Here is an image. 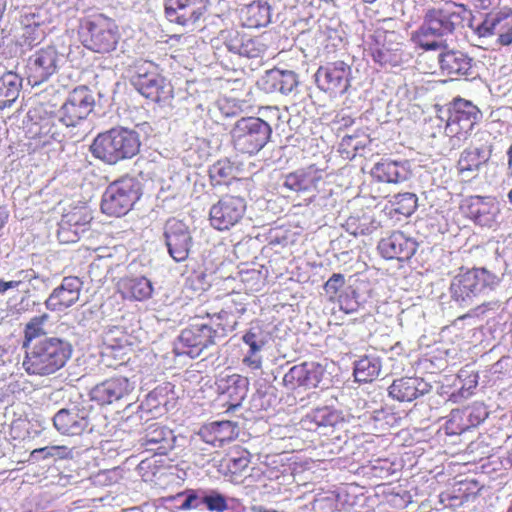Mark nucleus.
<instances>
[{"label": "nucleus", "mask_w": 512, "mask_h": 512, "mask_svg": "<svg viewBox=\"0 0 512 512\" xmlns=\"http://www.w3.org/2000/svg\"><path fill=\"white\" fill-rule=\"evenodd\" d=\"M243 312L244 308H238L229 295L207 299L181 330L175 344L176 354L199 357L204 350L215 345L217 339L234 331Z\"/></svg>", "instance_id": "obj_1"}, {"label": "nucleus", "mask_w": 512, "mask_h": 512, "mask_svg": "<svg viewBox=\"0 0 512 512\" xmlns=\"http://www.w3.org/2000/svg\"><path fill=\"white\" fill-rule=\"evenodd\" d=\"M141 148L138 132L124 127L99 133L90 145L94 158L108 165H116L134 158Z\"/></svg>", "instance_id": "obj_2"}, {"label": "nucleus", "mask_w": 512, "mask_h": 512, "mask_svg": "<svg viewBox=\"0 0 512 512\" xmlns=\"http://www.w3.org/2000/svg\"><path fill=\"white\" fill-rule=\"evenodd\" d=\"M61 95L53 85L34 93V147H44L59 136L56 113Z\"/></svg>", "instance_id": "obj_3"}, {"label": "nucleus", "mask_w": 512, "mask_h": 512, "mask_svg": "<svg viewBox=\"0 0 512 512\" xmlns=\"http://www.w3.org/2000/svg\"><path fill=\"white\" fill-rule=\"evenodd\" d=\"M499 281L496 274L484 267L472 269L461 267L451 280L450 296L460 306H469L476 297L493 290Z\"/></svg>", "instance_id": "obj_4"}, {"label": "nucleus", "mask_w": 512, "mask_h": 512, "mask_svg": "<svg viewBox=\"0 0 512 512\" xmlns=\"http://www.w3.org/2000/svg\"><path fill=\"white\" fill-rule=\"evenodd\" d=\"M79 35L85 48L100 54L114 51L121 37L116 21L102 13L84 19Z\"/></svg>", "instance_id": "obj_5"}, {"label": "nucleus", "mask_w": 512, "mask_h": 512, "mask_svg": "<svg viewBox=\"0 0 512 512\" xmlns=\"http://www.w3.org/2000/svg\"><path fill=\"white\" fill-rule=\"evenodd\" d=\"M447 113L445 134L453 147H460L472 135L482 113L472 101L461 97H455L447 104Z\"/></svg>", "instance_id": "obj_6"}, {"label": "nucleus", "mask_w": 512, "mask_h": 512, "mask_svg": "<svg viewBox=\"0 0 512 512\" xmlns=\"http://www.w3.org/2000/svg\"><path fill=\"white\" fill-rule=\"evenodd\" d=\"M142 194L141 182L134 176L124 175L108 185L102 197L101 209L109 216H124Z\"/></svg>", "instance_id": "obj_7"}, {"label": "nucleus", "mask_w": 512, "mask_h": 512, "mask_svg": "<svg viewBox=\"0 0 512 512\" xmlns=\"http://www.w3.org/2000/svg\"><path fill=\"white\" fill-rule=\"evenodd\" d=\"M270 125L258 117L239 119L231 132L234 148L243 154L258 153L270 140Z\"/></svg>", "instance_id": "obj_8"}, {"label": "nucleus", "mask_w": 512, "mask_h": 512, "mask_svg": "<svg viewBox=\"0 0 512 512\" xmlns=\"http://www.w3.org/2000/svg\"><path fill=\"white\" fill-rule=\"evenodd\" d=\"M71 346L59 338L40 341L34 349V374L48 375L62 368L71 356Z\"/></svg>", "instance_id": "obj_9"}, {"label": "nucleus", "mask_w": 512, "mask_h": 512, "mask_svg": "<svg viewBox=\"0 0 512 512\" xmlns=\"http://www.w3.org/2000/svg\"><path fill=\"white\" fill-rule=\"evenodd\" d=\"M96 100L93 91L86 85L71 90L58 110V120L66 127H75L94 110Z\"/></svg>", "instance_id": "obj_10"}, {"label": "nucleus", "mask_w": 512, "mask_h": 512, "mask_svg": "<svg viewBox=\"0 0 512 512\" xmlns=\"http://www.w3.org/2000/svg\"><path fill=\"white\" fill-rule=\"evenodd\" d=\"M136 89L153 102H164L173 96L171 84L157 72L156 66L145 62L137 67L133 78Z\"/></svg>", "instance_id": "obj_11"}, {"label": "nucleus", "mask_w": 512, "mask_h": 512, "mask_svg": "<svg viewBox=\"0 0 512 512\" xmlns=\"http://www.w3.org/2000/svg\"><path fill=\"white\" fill-rule=\"evenodd\" d=\"M351 78L352 68L342 60L321 65L315 73L317 87L330 97L341 96L347 92Z\"/></svg>", "instance_id": "obj_12"}, {"label": "nucleus", "mask_w": 512, "mask_h": 512, "mask_svg": "<svg viewBox=\"0 0 512 512\" xmlns=\"http://www.w3.org/2000/svg\"><path fill=\"white\" fill-rule=\"evenodd\" d=\"M140 340L126 326H112L102 336L103 354L118 360L121 364L129 360V355L135 351Z\"/></svg>", "instance_id": "obj_13"}, {"label": "nucleus", "mask_w": 512, "mask_h": 512, "mask_svg": "<svg viewBox=\"0 0 512 512\" xmlns=\"http://www.w3.org/2000/svg\"><path fill=\"white\" fill-rule=\"evenodd\" d=\"M245 211L246 201L244 198L225 195L211 206L209 211L210 224L219 231L229 230L241 221Z\"/></svg>", "instance_id": "obj_14"}, {"label": "nucleus", "mask_w": 512, "mask_h": 512, "mask_svg": "<svg viewBox=\"0 0 512 512\" xmlns=\"http://www.w3.org/2000/svg\"><path fill=\"white\" fill-rule=\"evenodd\" d=\"M467 9L464 4L447 1L442 6L433 7L426 11L424 20L443 35L452 33L461 26Z\"/></svg>", "instance_id": "obj_15"}, {"label": "nucleus", "mask_w": 512, "mask_h": 512, "mask_svg": "<svg viewBox=\"0 0 512 512\" xmlns=\"http://www.w3.org/2000/svg\"><path fill=\"white\" fill-rule=\"evenodd\" d=\"M164 236L170 256L176 262L186 260L192 246V236L188 226L182 220L169 219L165 224Z\"/></svg>", "instance_id": "obj_16"}, {"label": "nucleus", "mask_w": 512, "mask_h": 512, "mask_svg": "<svg viewBox=\"0 0 512 512\" xmlns=\"http://www.w3.org/2000/svg\"><path fill=\"white\" fill-rule=\"evenodd\" d=\"M480 37L497 35L498 44L509 46L512 44V10L504 9L486 14L482 23L477 27Z\"/></svg>", "instance_id": "obj_17"}, {"label": "nucleus", "mask_w": 512, "mask_h": 512, "mask_svg": "<svg viewBox=\"0 0 512 512\" xmlns=\"http://www.w3.org/2000/svg\"><path fill=\"white\" fill-rule=\"evenodd\" d=\"M442 75L452 80L468 78L473 74V59L466 53L454 49H442L438 55Z\"/></svg>", "instance_id": "obj_18"}, {"label": "nucleus", "mask_w": 512, "mask_h": 512, "mask_svg": "<svg viewBox=\"0 0 512 512\" xmlns=\"http://www.w3.org/2000/svg\"><path fill=\"white\" fill-rule=\"evenodd\" d=\"M324 368L317 362H303L291 367L283 377V384L290 390L299 387L315 388L320 383Z\"/></svg>", "instance_id": "obj_19"}, {"label": "nucleus", "mask_w": 512, "mask_h": 512, "mask_svg": "<svg viewBox=\"0 0 512 512\" xmlns=\"http://www.w3.org/2000/svg\"><path fill=\"white\" fill-rule=\"evenodd\" d=\"M132 390L133 386L127 377L114 376L95 385L90 391V397L99 405H107L128 396Z\"/></svg>", "instance_id": "obj_20"}, {"label": "nucleus", "mask_w": 512, "mask_h": 512, "mask_svg": "<svg viewBox=\"0 0 512 512\" xmlns=\"http://www.w3.org/2000/svg\"><path fill=\"white\" fill-rule=\"evenodd\" d=\"M417 246L418 244L413 238L401 231H394L379 242L378 249L386 259L406 261L415 254Z\"/></svg>", "instance_id": "obj_21"}, {"label": "nucleus", "mask_w": 512, "mask_h": 512, "mask_svg": "<svg viewBox=\"0 0 512 512\" xmlns=\"http://www.w3.org/2000/svg\"><path fill=\"white\" fill-rule=\"evenodd\" d=\"M82 281L77 276L64 277L61 284L46 299L48 309L62 311L75 304L80 296Z\"/></svg>", "instance_id": "obj_22"}, {"label": "nucleus", "mask_w": 512, "mask_h": 512, "mask_svg": "<svg viewBox=\"0 0 512 512\" xmlns=\"http://www.w3.org/2000/svg\"><path fill=\"white\" fill-rule=\"evenodd\" d=\"M250 462V452L241 445H235L219 460L218 472L234 481L242 476Z\"/></svg>", "instance_id": "obj_23"}, {"label": "nucleus", "mask_w": 512, "mask_h": 512, "mask_svg": "<svg viewBox=\"0 0 512 512\" xmlns=\"http://www.w3.org/2000/svg\"><path fill=\"white\" fill-rule=\"evenodd\" d=\"M91 216L85 207L74 208L64 214L59 223L58 238L61 242H76Z\"/></svg>", "instance_id": "obj_24"}, {"label": "nucleus", "mask_w": 512, "mask_h": 512, "mask_svg": "<svg viewBox=\"0 0 512 512\" xmlns=\"http://www.w3.org/2000/svg\"><path fill=\"white\" fill-rule=\"evenodd\" d=\"M225 44L229 51L247 58L262 57L267 50L260 37L252 38L239 31L229 32Z\"/></svg>", "instance_id": "obj_25"}, {"label": "nucleus", "mask_w": 512, "mask_h": 512, "mask_svg": "<svg viewBox=\"0 0 512 512\" xmlns=\"http://www.w3.org/2000/svg\"><path fill=\"white\" fill-rule=\"evenodd\" d=\"M429 384L418 377L395 379L388 388L389 395L400 402H411L429 391Z\"/></svg>", "instance_id": "obj_26"}, {"label": "nucleus", "mask_w": 512, "mask_h": 512, "mask_svg": "<svg viewBox=\"0 0 512 512\" xmlns=\"http://www.w3.org/2000/svg\"><path fill=\"white\" fill-rule=\"evenodd\" d=\"M323 180V171L315 165H309L285 176L284 186L291 191L300 193L317 189Z\"/></svg>", "instance_id": "obj_27"}, {"label": "nucleus", "mask_w": 512, "mask_h": 512, "mask_svg": "<svg viewBox=\"0 0 512 512\" xmlns=\"http://www.w3.org/2000/svg\"><path fill=\"white\" fill-rule=\"evenodd\" d=\"M199 435L204 442L214 447H223L238 436L237 425L231 421H218L204 425Z\"/></svg>", "instance_id": "obj_28"}, {"label": "nucleus", "mask_w": 512, "mask_h": 512, "mask_svg": "<svg viewBox=\"0 0 512 512\" xmlns=\"http://www.w3.org/2000/svg\"><path fill=\"white\" fill-rule=\"evenodd\" d=\"M53 424L60 433L73 436L82 434L89 420L79 409H61L55 414Z\"/></svg>", "instance_id": "obj_29"}, {"label": "nucleus", "mask_w": 512, "mask_h": 512, "mask_svg": "<svg viewBox=\"0 0 512 512\" xmlns=\"http://www.w3.org/2000/svg\"><path fill=\"white\" fill-rule=\"evenodd\" d=\"M117 287L122 298L131 301H145L153 293L152 283L146 277L121 278Z\"/></svg>", "instance_id": "obj_30"}, {"label": "nucleus", "mask_w": 512, "mask_h": 512, "mask_svg": "<svg viewBox=\"0 0 512 512\" xmlns=\"http://www.w3.org/2000/svg\"><path fill=\"white\" fill-rule=\"evenodd\" d=\"M372 176L383 183H400L408 179L409 170L406 163L383 159L371 170Z\"/></svg>", "instance_id": "obj_31"}, {"label": "nucleus", "mask_w": 512, "mask_h": 512, "mask_svg": "<svg viewBox=\"0 0 512 512\" xmlns=\"http://www.w3.org/2000/svg\"><path fill=\"white\" fill-rule=\"evenodd\" d=\"M443 34L425 20L423 24L412 34L413 43L424 51H437L447 48V43L442 39Z\"/></svg>", "instance_id": "obj_32"}, {"label": "nucleus", "mask_w": 512, "mask_h": 512, "mask_svg": "<svg viewBox=\"0 0 512 512\" xmlns=\"http://www.w3.org/2000/svg\"><path fill=\"white\" fill-rule=\"evenodd\" d=\"M270 19L271 11L267 2L253 1L241 10V22L247 28L264 27Z\"/></svg>", "instance_id": "obj_33"}, {"label": "nucleus", "mask_w": 512, "mask_h": 512, "mask_svg": "<svg viewBox=\"0 0 512 512\" xmlns=\"http://www.w3.org/2000/svg\"><path fill=\"white\" fill-rule=\"evenodd\" d=\"M173 439L172 431L158 423L151 424L145 430L143 445L150 450H155L160 454H165L171 447Z\"/></svg>", "instance_id": "obj_34"}, {"label": "nucleus", "mask_w": 512, "mask_h": 512, "mask_svg": "<svg viewBox=\"0 0 512 512\" xmlns=\"http://www.w3.org/2000/svg\"><path fill=\"white\" fill-rule=\"evenodd\" d=\"M56 68V52L52 48L40 49L34 59V87L52 75Z\"/></svg>", "instance_id": "obj_35"}, {"label": "nucleus", "mask_w": 512, "mask_h": 512, "mask_svg": "<svg viewBox=\"0 0 512 512\" xmlns=\"http://www.w3.org/2000/svg\"><path fill=\"white\" fill-rule=\"evenodd\" d=\"M164 13L169 22L185 27L195 25L203 16V9L194 3L178 9H167Z\"/></svg>", "instance_id": "obj_36"}, {"label": "nucleus", "mask_w": 512, "mask_h": 512, "mask_svg": "<svg viewBox=\"0 0 512 512\" xmlns=\"http://www.w3.org/2000/svg\"><path fill=\"white\" fill-rule=\"evenodd\" d=\"M238 168L227 158L216 161L209 169L213 186H228L237 180Z\"/></svg>", "instance_id": "obj_37"}, {"label": "nucleus", "mask_w": 512, "mask_h": 512, "mask_svg": "<svg viewBox=\"0 0 512 512\" xmlns=\"http://www.w3.org/2000/svg\"><path fill=\"white\" fill-rule=\"evenodd\" d=\"M483 150L480 148H467L463 150L457 161V171L462 176H471L485 163Z\"/></svg>", "instance_id": "obj_38"}, {"label": "nucleus", "mask_w": 512, "mask_h": 512, "mask_svg": "<svg viewBox=\"0 0 512 512\" xmlns=\"http://www.w3.org/2000/svg\"><path fill=\"white\" fill-rule=\"evenodd\" d=\"M20 79L13 72L0 76V108L10 106L19 95Z\"/></svg>", "instance_id": "obj_39"}, {"label": "nucleus", "mask_w": 512, "mask_h": 512, "mask_svg": "<svg viewBox=\"0 0 512 512\" xmlns=\"http://www.w3.org/2000/svg\"><path fill=\"white\" fill-rule=\"evenodd\" d=\"M381 371L380 361L376 358L364 356L354 367V377L357 382L368 383L376 379Z\"/></svg>", "instance_id": "obj_40"}, {"label": "nucleus", "mask_w": 512, "mask_h": 512, "mask_svg": "<svg viewBox=\"0 0 512 512\" xmlns=\"http://www.w3.org/2000/svg\"><path fill=\"white\" fill-rule=\"evenodd\" d=\"M366 143H370V139L364 133L346 135L341 139L338 151L344 159L352 160Z\"/></svg>", "instance_id": "obj_41"}, {"label": "nucleus", "mask_w": 512, "mask_h": 512, "mask_svg": "<svg viewBox=\"0 0 512 512\" xmlns=\"http://www.w3.org/2000/svg\"><path fill=\"white\" fill-rule=\"evenodd\" d=\"M382 34L379 33L375 36L376 44L369 47L370 55L375 63L380 66H397L400 62L399 55L396 51L386 48L385 46L380 47L378 45V39L382 38Z\"/></svg>", "instance_id": "obj_42"}, {"label": "nucleus", "mask_w": 512, "mask_h": 512, "mask_svg": "<svg viewBox=\"0 0 512 512\" xmlns=\"http://www.w3.org/2000/svg\"><path fill=\"white\" fill-rule=\"evenodd\" d=\"M204 489H186L177 493L172 499L183 498L182 503L179 505L180 510H196L204 505L205 501Z\"/></svg>", "instance_id": "obj_43"}, {"label": "nucleus", "mask_w": 512, "mask_h": 512, "mask_svg": "<svg viewBox=\"0 0 512 512\" xmlns=\"http://www.w3.org/2000/svg\"><path fill=\"white\" fill-rule=\"evenodd\" d=\"M229 384L226 390L223 391L227 394L230 400V405L236 407L240 405L241 401L246 397L247 388L244 381L239 375H232L227 378Z\"/></svg>", "instance_id": "obj_44"}, {"label": "nucleus", "mask_w": 512, "mask_h": 512, "mask_svg": "<svg viewBox=\"0 0 512 512\" xmlns=\"http://www.w3.org/2000/svg\"><path fill=\"white\" fill-rule=\"evenodd\" d=\"M392 207L396 214L408 217L417 208V197L410 192L397 194L392 201Z\"/></svg>", "instance_id": "obj_45"}, {"label": "nucleus", "mask_w": 512, "mask_h": 512, "mask_svg": "<svg viewBox=\"0 0 512 512\" xmlns=\"http://www.w3.org/2000/svg\"><path fill=\"white\" fill-rule=\"evenodd\" d=\"M308 417L317 426L324 427L335 426L340 420V415L328 407L317 408Z\"/></svg>", "instance_id": "obj_46"}, {"label": "nucleus", "mask_w": 512, "mask_h": 512, "mask_svg": "<svg viewBox=\"0 0 512 512\" xmlns=\"http://www.w3.org/2000/svg\"><path fill=\"white\" fill-rule=\"evenodd\" d=\"M461 409L451 411L449 419L445 424L446 433L449 435H458L470 429Z\"/></svg>", "instance_id": "obj_47"}, {"label": "nucleus", "mask_w": 512, "mask_h": 512, "mask_svg": "<svg viewBox=\"0 0 512 512\" xmlns=\"http://www.w3.org/2000/svg\"><path fill=\"white\" fill-rule=\"evenodd\" d=\"M461 410L470 428L478 426L488 416L486 407L482 403H474Z\"/></svg>", "instance_id": "obj_48"}, {"label": "nucleus", "mask_w": 512, "mask_h": 512, "mask_svg": "<svg viewBox=\"0 0 512 512\" xmlns=\"http://www.w3.org/2000/svg\"><path fill=\"white\" fill-rule=\"evenodd\" d=\"M34 454L45 459L51 457L57 459H71L73 458V449L67 446H47L43 448H35Z\"/></svg>", "instance_id": "obj_49"}, {"label": "nucleus", "mask_w": 512, "mask_h": 512, "mask_svg": "<svg viewBox=\"0 0 512 512\" xmlns=\"http://www.w3.org/2000/svg\"><path fill=\"white\" fill-rule=\"evenodd\" d=\"M204 506L211 512H224L228 509L226 497L216 490H206Z\"/></svg>", "instance_id": "obj_50"}, {"label": "nucleus", "mask_w": 512, "mask_h": 512, "mask_svg": "<svg viewBox=\"0 0 512 512\" xmlns=\"http://www.w3.org/2000/svg\"><path fill=\"white\" fill-rule=\"evenodd\" d=\"M345 284L344 275L340 273H334L324 284V291L328 295L329 300L332 302L336 301V298L343 292L342 289Z\"/></svg>", "instance_id": "obj_51"}, {"label": "nucleus", "mask_w": 512, "mask_h": 512, "mask_svg": "<svg viewBox=\"0 0 512 512\" xmlns=\"http://www.w3.org/2000/svg\"><path fill=\"white\" fill-rule=\"evenodd\" d=\"M242 341L248 346V351L253 352H261L266 345V340L262 337L260 329L247 330L242 336Z\"/></svg>", "instance_id": "obj_52"}, {"label": "nucleus", "mask_w": 512, "mask_h": 512, "mask_svg": "<svg viewBox=\"0 0 512 512\" xmlns=\"http://www.w3.org/2000/svg\"><path fill=\"white\" fill-rule=\"evenodd\" d=\"M272 86L282 94H289L297 86L296 75L293 72H280L277 83Z\"/></svg>", "instance_id": "obj_53"}, {"label": "nucleus", "mask_w": 512, "mask_h": 512, "mask_svg": "<svg viewBox=\"0 0 512 512\" xmlns=\"http://www.w3.org/2000/svg\"><path fill=\"white\" fill-rule=\"evenodd\" d=\"M11 435L14 439L30 442V422L27 419H17L11 425Z\"/></svg>", "instance_id": "obj_54"}, {"label": "nucleus", "mask_w": 512, "mask_h": 512, "mask_svg": "<svg viewBox=\"0 0 512 512\" xmlns=\"http://www.w3.org/2000/svg\"><path fill=\"white\" fill-rule=\"evenodd\" d=\"M335 302H338L340 309L347 314L355 312L359 306L354 290H351V295L348 292L342 293Z\"/></svg>", "instance_id": "obj_55"}, {"label": "nucleus", "mask_w": 512, "mask_h": 512, "mask_svg": "<svg viewBox=\"0 0 512 512\" xmlns=\"http://www.w3.org/2000/svg\"><path fill=\"white\" fill-rule=\"evenodd\" d=\"M14 205L16 214L22 219L30 216V208L28 204V196H25L21 191H14L13 193Z\"/></svg>", "instance_id": "obj_56"}, {"label": "nucleus", "mask_w": 512, "mask_h": 512, "mask_svg": "<svg viewBox=\"0 0 512 512\" xmlns=\"http://www.w3.org/2000/svg\"><path fill=\"white\" fill-rule=\"evenodd\" d=\"M242 363L251 371L260 370L263 364V358L261 352L248 351L242 359Z\"/></svg>", "instance_id": "obj_57"}, {"label": "nucleus", "mask_w": 512, "mask_h": 512, "mask_svg": "<svg viewBox=\"0 0 512 512\" xmlns=\"http://www.w3.org/2000/svg\"><path fill=\"white\" fill-rule=\"evenodd\" d=\"M501 0H476L475 8L479 10H490L500 5Z\"/></svg>", "instance_id": "obj_58"}, {"label": "nucleus", "mask_w": 512, "mask_h": 512, "mask_svg": "<svg viewBox=\"0 0 512 512\" xmlns=\"http://www.w3.org/2000/svg\"><path fill=\"white\" fill-rule=\"evenodd\" d=\"M196 3L195 0H165L164 10L184 7Z\"/></svg>", "instance_id": "obj_59"}, {"label": "nucleus", "mask_w": 512, "mask_h": 512, "mask_svg": "<svg viewBox=\"0 0 512 512\" xmlns=\"http://www.w3.org/2000/svg\"><path fill=\"white\" fill-rule=\"evenodd\" d=\"M22 283V280H12V281H4L0 279V293H4L10 288L19 287Z\"/></svg>", "instance_id": "obj_60"}, {"label": "nucleus", "mask_w": 512, "mask_h": 512, "mask_svg": "<svg viewBox=\"0 0 512 512\" xmlns=\"http://www.w3.org/2000/svg\"><path fill=\"white\" fill-rule=\"evenodd\" d=\"M30 341H32V321L26 324L23 348H28Z\"/></svg>", "instance_id": "obj_61"}, {"label": "nucleus", "mask_w": 512, "mask_h": 512, "mask_svg": "<svg viewBox=\"0 0 512 512\" xmlns=\"http://www.w3.org/2000/svg\"><path fill=\"white\" fill-rule=\"evenodd\" d=\"M18 277H19V279H18V280H22L21 285H23V284H24V281H25V280H27L28 282H30V281H31V279H32L31 274H29V272H28V271H24V270H22V271H20V272L18 273Z\"/></svg>", "instance_id": "obj_62"}, {"label": "nucleus", "mask_w": 512, "mask_h": 512, "mask_svg": "<svg viewBox=\"0 0 512 512\" xmlns=\"http://www.w3.org/2000/svg\"><path fill=\"white\" fill-rule=\"evenodd\" d=\"M507 158H508V171L509 175L512 176V144L509 146L507 150Z\"/></svg>", "instance_id": "obj_63"}, {"label": "nucleus", "mask_w": 512, "mask_h": 512, "mask_svg": "<svg viewBox=\"0 0 512 512\" xmlns=\"http://www.w3.org/2000/svg\"><path fill=\"white\" fill-rule=\"evenodd\" d=\"M23 366L25 367V370L27 371V373L31 374L32 362H30V360H29V354H28L27 350H26V357L23 361Z\"/></svg>", "instance_id": "obj_64"}]
</instances>
